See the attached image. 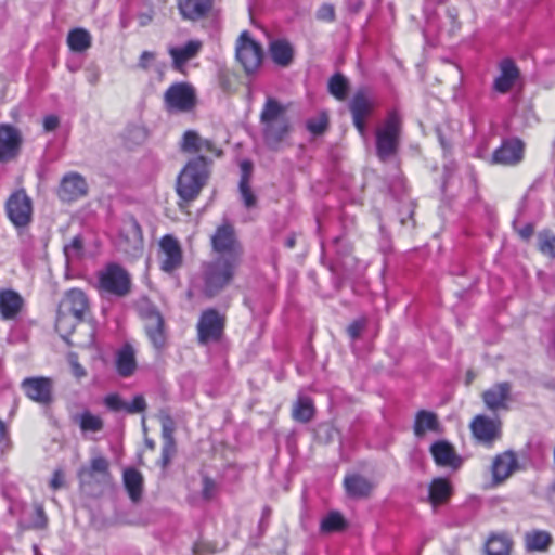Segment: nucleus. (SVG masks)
I'll return each mask as SVG.
<instances>
[{
	"mask_svg": "<svg viewBox=\"0 0 555 555\" xmlns=\"http://www.w3.org/2000/svg\"><path fill=\"white\" fill-rule=\"evenodd\" d=\"M241 261L216 257L204 264V293L214 297L233 280Z\"/></svg>",
	"mask_w": 555,
	"mask_h": 555,
	"instance_id": "obj_2",
	"label": "nucleus"
},
{
	"mask_svg": "<svg viewBox=\"0 0 555 555\" xmlns=\"http://www.w3.org/2000/svg\"><path fill=\"white\" fill-rule=\"evenodd\" d=\"M452 487L446 478H435L429 485V502L436 507L451 495Z\"/></svg>",
	"mask_w": 555,
	"mask_h": 555,
	"instance_id": "obj_37",
	"label": "nucleus"
},
{
	"mask_svg": "<svg viewBox=\"0 0 555 555\" xmlns=\"http://www.w3.org/2000/svg\"><path fill=\"white\" fill-rule=\"evenodd\" d=\"M203 48V42L198 39L189 40L183 46L169 47L168 54L172 60V67L182 72L186 63L195 59Z\"/></svg>",
	"mask_w": 555,
	"mask_h": 555,
	"instance_id": "obj_21",
	"label": "nucleus"
},
{
	"mask_svg": "<svg viewBox=\"0 0 555 555\" xmlns=\"http://www.w3.org/2000/svg\"><path fill=\"white\" fill-rule=\"evenodd\" d=\"M402 119L398 112L391 111L375 131L376 154L382 162L393 157L400 145Z\"/></svg>",
	"mask_w": 555,
	"mask_h": 555,
	"instance_id": "obj_3",
	"label": "nucleus"
},
{
	"mask_svg": "<svg viewBox=\"0 0 555 555\" xmlns=\"http://www.w3.org/2000/svg\"><path fill=\"white\" fill-rule=\"evenodd\" d=\"M281 119H287L285 107L275 99L268 98L260 114L261 124Z\"/></svg>",
	"mask_w": 555,
	"mask_h": 555,
	"instance_id": "obj_41",
	"label": "nucleus"
},
{
	"mask_svg": "<svg viewBox=\"0 0 555 555\" xmlns=\"http://www.w3.org/2000/svg\"><path fill=\"white\" fill-rule=\"evenodd\" d=\"M240 192H241L244 205L247 208H251L256 205V197L249 188V183H246V184H245V182L240 183Z\"/></svg>",
	"mask_w": 555,
	"mask_h": 555,
	"instance_id": "obj_50",
	"label": "nucleus"
},
{
	"mask_svg": "<svg viewBox=\"0 0 555 555\" xmlns=\"http://www.w3.org/2000/svg\"><path fill=\"white\" fill-rule=\"evenodd\" d=\"M105 405L112 411L125 410L126 402H124L117 395H108L104 399Z\"/></svg>",
	"mask_w": 555,
	"mask_h": 555,
	"instance_id": "obj_56",
	"label": "nucleus"
},
{
	"mask_svg": "<svg viewBox=\"0 0 555 555\" xmlns=\"http://www.w3.org/2000/svg\"><path fill=\"white\" fill-rule=\"evenodd\" d=\"M181 147L184 152L189 153H210L216 156L221 155V151L218 150L210 140L202 138L193 130L184 132Z\"/></svg>",
	"mask_w": 555,
	"mask_h": 555,
	"instance_id": "obj_27",
	"label": "nucleus"
},
{
	"mask_svg": "<svg viewBox=\"0 0 555 555\" xmlns=\"http://www.w3.org/2000/svg\"><path fill=\"white\" fill-rule=\"evenodd\" d=\"M59 308L64 312L76 315V318L83 319V314L88 309L87 296L82 291L73 288L66 293Z\"/></svg>",
	"mask_w": 555,
	"mask_h": 555,
	"instance_id": "obj_30",
	"label": "nucleus"
},
{
	"mask_svg": "<svg viewBox=\"0 0 555 555\" xmlns=\"http://www.w3.org/2000/svg\"><path fill=\"white\" fill-rule=\"evenodd\" d=\"M162 251L160 268L163 271L170 273L182 264V249L177 238L172 235H165L160 242Z\"/></svg>",
	"mask_w": 555,
	"mask_h": 555,
	"instance_id": "obj_15",
	"label": "nucleus"
},
{
	"mask_svg": "<svg viewBox=\"0 0 555 555\" xmlns=\"http://www.w3.org/2000/svg\"><path fill=\"white\" fill-rule=\"evenodd\" d=\"M344 488L349 498H367L374 489V483L359 474L347 475L344 479Z\"/></svg>",
	"mask_w": 555,
	"mask_h": 555,
	"instance_id": "obj_29",
	"label": "nucleus"
},
{
	"mask_svg": "<svg viewBox=\"0 0 555 555\" xmlns=\"http://www.w3.org/2000/svg\"><path fill=\"white\" fill-rule=\"evenodd\" d=\"M48 524V518L44 514V511L41 506L36 507V519L34 520V527L37 529L46 528Z\"/></svg>",
	"mask_w": 555,
	"mask_h": 555,
	"instance_id": "obj_58",
	"label": "nucleus"
},
{
	"mask_svg": "<svg viewBox=\"0 0 555 555\" xmlns=\"http://www.w3.org/2000/svg\"><path fill=\"white\" fill-rule=\"evenodd\" d=\"M236 60L247 75L254 74L261 65L263 52L247 31H243L236 41Z\"/></svg>",
	"mask_w": 555,
	"mask_h": 555,
	"instance_id": "obj_9",
	"label": "nucleus"
},
{
	"mask_svg": "<svg viewBox=\"0 0 555 555\" xmlns=\"http://www.w3.org/2000/svg\"><path fill=\"white\" fill-rule=\"evenodd\" d=\"M122 482L130 500L137 503L141 500L143 491V476L135 468H126L122 474Z\"/></svg>",
	"mask_w": 555,
	"mask_h": 555,
	"instance_id": "obj_33",
	"label": "nucleus"
},
{
	"mask_svg": "<svg viewBox=\"0 0 555 555\" xmlns=\"http://www.w3.org/2000/svg\"><path fill=\"white\" fill-rule=\"evenodd\" d=\"M327 127V117L325 115H320L317 118L309 119L307 121L308 130L313 134H321L325 131Z\"/></svg>",
	"mask_w": 555,
	"mask_h": 555,
	"instance_id": "obj_47",
	"label": "nucleus"
},
{
	"mask_svg": "<svg viewBox=\"0 0 555 555\" xmlns=\"http://www.w3.org/2000/svg\"><path fill=\"white\" fill-rule=\"evenodd\" d=\"M164 98L170 111L188 112L195 105L194 89L184 82L170 86L165 92Z\"/></svg>",
	"mask_w": 555,
	"mask_h": 555,
	"instance_id": "obj_13",
	"label": "nucleus"
},
{
	"mask_svg": "<svg viewBox=\"0 0 555 555\" xmlns=\"http://www.w3.org/2000/svg\"><path fill=\"white\" fill-rule=\"evenodd\" d=\"M348 80L341 74H335L328 81V91L337 100H345L348 91Z\"/></svg>",
	"mask_w": 555,
	"mask_h": 555,
	"instance_id": "obj_43",
	"label": "nucleus"
},
{
	"mask_svg": "<svg viewBox=\"0 0 555 555\" xmlns=\"http://www.w3.org/2000/svg\"><path fill=\"white\" fill-rule=\"evenodd\" d=\"M317 18L320 21L332 22L335 18V10L331 4H323L317 11Z\"/></svg>",
	"mask_w": 555,
	"mask_h": 555,
	"instance_id": "obj_55",
	"label": "nucleus"
},
{
	"mask_svg": "<svg viewBox=\"0 0 555 555\" xmlns=\"http://www.w3.org/2000/svg\"><path fill=\"white\" fill-rule=\"evenodd\" d=\"M552 542V534L545 530L534 529L525 534V545L530 552H546Z\"/></svg>",
	"mask_w": 555,
	"mask_h": 555,
	"instance_id": "obj_35",
	"label": "nucleus"
},
{
	"mask_svg": "<svg viewBox=\"0 0 555 555\" xmlns=\"http://www.w3.org/2000/svg\"><path fill=\"white\" fill-rule=\"evenodd\" d=\"M511 545L505 534H492L487 541L486 552L488 555H509Z\"/></svg>",
	"mask_w": 555,
	"mask_h": 555,
	"instance_id": "obj_42",
	"label": "nucleus"
},
{
	"mask_svg": "<svg viewBox=\"0 0 555 555\" xmlns=\"http://www.w3.org/2000/svg\"><path fill=\"white\" fill-rule=\"evenodd\" d=\"M270 54L275 64L286 67L293 60L294 51L287 41L276 40L270 44Z\"/></svg>",
	"mask_w": 555,
	"mask_h": 555,
	"instance_id": "obj_39",
	"label": "nucleus"
},
{
	"mask_svg": "<svg viewBox=\"0 0 555 555\" xmlns=\"http://www.w3.org/2000/svg\"><path fill=\"white\" fill-rule=\"evenodd\" d=\"M225 319L215 309L205 310L197 323L198 341L206 345L218 341L223 333Z\"/></svg>",
	"mask_w": 555,
	"mask_h": 555,
	"instance_id": "obj_11",
	"label": "nucleus"
},
{
	"mask_svg": "<svg viewBox=\"0 0 555 555\" xmlns=\"http://www.w3.org/2000/svg\"><path fill=\"white\" fill-rule=\"evenodd\" d=\"M175 453H176L175 440L164 441L163 448H162V459H160L163 467H166L170 463Z\"/></svg>",
	"mask_w": 555,
	"mask_h": 555,
	"instance_id": "obj_49",
	"label": "nucleus"
},
{
	"mask_svg": "<svg viewBox=\"0 0 555 555\" xmlns=\"http://www.w3.org/2000/svg\"><path fill=\"white\" fill-rule=\"evenodd\" d=\"M81 485L107 482L109 479L108 462L103 456H95L91 460L89 467H81L78 472Z\"/></svg>",
	"mask_w": 555,
	"mask_h": 555,
	"instance_id": "obj_25",
	"label": "nucleus"
},
{
	"mask_svg": "<svg viewBox=\"0 0 555 555\" xmlns=\"http://www.w3.org/2000/svg\"><path fill=\"white\" fill-rule=\"evenodd\" d=\"M74 422L79 425L83 433H99L103 429V420L90 411H83L74 416Z\"/></svg>",
	"mask_w": 555,
	"mask_h": 555,
	"instance_id": "obj_40",
	"label": "nucleus"
},
{
	"mask_svg": "<svg viewBox=\"0 0 555 555\" xmlns=\"http://www.w3.org/2000/svg\"><path fill=\"white\" fill-rule=\"evenodd\" d=\"M511 392L512 385L509 383H498L482 392V401L487 409L492 412L508 410Z\"/></svg>",
	"mask_w": 555,
	"mask_h": 555,
	"instance_id": "obj_19",
	"label": "nucleus"
},
{
	"mask_svg": "<svg viewBox=\"0 0 555 555\" xmlns=\"http://www.w3.org/2000/svg\"><path fill=\"white\" fill-rule=\"evenodd\" d=\"M251 169H253V165H251L250 162L244 160V162L241 163L242 176H241L240 183H243V182H245V184L249 183V177H250V173H251Z\"/></svg>",
	"mask_w": 555,
	"mask_h": 555,
	"instance_id": "obj_60",
	"label": "nucleus"
},
{
	"mask_svg": "<svg viewBox=\"0 0 555 555\" xmlns=\"http://www.w3.org/2000/svg\"><path fill=\"white\" fill-rule=\"evenodd\" d=\"M499 76L494 79L493 89L499 93H507L519 79L520 72L512 59H503L499 63Z\"/></svg>",
	"mask_w": 555,
	"mask_h": 555,
	"instance_id": "obj_22",
	"label": "nucleus"
},
{
	"mask_svg": "<svg viewBox=\"0 0 555 555\" xmlns=\"http://www.w3.org/2000/svg\"><path fill=\"white\" fill-rule=\"evenodd\" d=\"M524 156V144L520 140L513 139L502 143L492 156L494 164L513 166L518 164Z\"/></svg>",
	"mask_w": 555,
	"mask_h": 555,
	"instance_id": "obj_23",
	"label": "nucleus"
},
{
	"mask_svg": "<svg viewBox=\"0 0 555 555\" xmlns=\"http://www.w3.org/2000/svg\"><path fill=\"white\" fill-rule=\"evenodd\" d=\"M263 135L267 144L271 149H278L280 143L286 138L289 132L288 119L273 120L262 122Z\"/></svg>",
	"mask_w": 555,
	"mask_h": 555,
	"instance_id": "obj_32",
	"label": "nucleus"
},
{
	"mask_svg": "<svg viewBox=\"0 0 555 555\" xmlns=\"http://www.w3.org/2000/svg\"><path fill=\"white\" fill-rule=\"evenodd\" d=\"M346 527L344 517L338 512H331L321 522L324 532L339 531Z\"/></svg>",
	"mask_w": 555,
	"mask_h": 555,
	"instance_id": "obj_44",
	"label": "nucleus"
},
{
	"mask_svg": "<svg viewBox=\"0 0 555 555\" xmlns=\"http://www.w3.org/2000/svg\"><path fill=\"white\" fill-rule=\"evenodd\" d=\"M66 42L70 51L83 53L91 48L92 36L86 28L76 27L68 31Z\"/></svg>",
	"mask_w": 555,
	"mask_h": 555,
	"instance_id": "obj_34",
	"label": "nucleus"
},
{
	"mask_svg": "<svg viewBox=\"0 0 555 555\" xmlns=\"http://www.w3.org/2000/svg\"><path fill=\"white\" fill-rule=\"evenodd\" d=\"M296 244V237L294 235L289 236L286 242H285V245L288 247V248H293Z\"/></svg>",
	"mask_w": 555,
	"mask_h": 555,
	"instance_id": "obj_64",
	"label": "nucleus"
},
{
	"mask_svg": "<svg viewBox=\"0 0 555 555\" xmlns=\"http://www.w3.org/2000/svg\"><path fill=\"white\" fill-rule=\"evenodd\" d=\"M5 212L15 228L28 225L33 217V201L25 190L12 193L5 203Z\"/></svg>",
	"mask_w": 555,
	"mask_h": 555,
	"instance_id": "obj_10",
	"label": "nucleus"
},
{
	"mask_svg": "<svg viewBox=\"0 0 555 555\" xmlns=\"http://www.w3.org/2000/svg\"><path fill=\"white\" fill-rule=\"evenodd\" d=\"M315 413L312 399L306 396H299L292 408V417L299 423L310 422Z\"/></svg>",
	"mask_w": 555,
	"mask_h": 555,
	"instance_id": "obj_38",
	"label": "nucleus"
},
{
	"mask_svg": "<svg viewBox=\"0 0 555 555\" xmlns=\"http://www.w3.org/2000/svg\"><path fill=\"white\" fill-rule=\"evenodd\" d=\"M87 192L86 179L80 173L68 172L62 178L57 194L63 202H73L85 196Z\"/></svg>",
	"mask_w": 555,
	"mask_h": 555,
	"instance_id": "obj_16",
	"label": "nucleus"
},
{
	"mask_svg": "<svg viewBox=\"0 0 555 555\" xmlns=\"http://www.w3.org/2000/svg\"><path fill=\"white\" fill-rule=\"evenodd\" d=\"M209 176L208 164L204 156L190 160L177 179V193L185 202L194 201L206 184Z\"/></svg>",
	"mask_w": 555,
	"mask_h": 555,
	"instance_id": "obj_1",
	"label": "nucleus"
},
{
	"mask_svg": "<svg viewBox=\"0 0 555 555\" xmlns=\"http://www.w3.org/2000/svg\"><path fill=\"white\" fill-rule=\"evenodd\" d=\"M430 453L436 465L440 467L459 469L462 466V457L456 453L454 447L447 440H439L430 446Z\"/></svg>",
	"mask_w": 555,
	"mask_h": 555,
	"instance_id": "obj_18",
	"label": "nucleus"
},
{
	"mask_svg": "<svg viewBox=\"0 0 555 555\" xmlns=\"http://www.w3.org/2000/svg\"><path fill=\"white\" fill-rule=\"evenodd\" d=\"M26 396L40 404L52 401V380L47 377H28L22 382Z\"/></svg>",
	"mask_w": 555,
	"mask_h": 555,
	"instance_id": "obj_17",
	"label": "nucleus"
},
{
	"mask_svg": "<svg viewBox=\"0 0 555 555\" xmlns=\"http://www.w3.org/2000/svg\"><path fill=\"white\" fill-rule=\"evenodd\" d=\"M63 485H64V473L62 472V469H56L53 473L52 479L50 481V487L53 490H57V489L62 488Z\"/></svg>",
	"mask_w": 555,
	"mask_h": 555,
	"instance_id": "obj_59",
	"label": "nucleus"
},
{
	"mask_svg": "<svg viewBox=\"0 0 555 555\" xmlns=\"http://www.w3.org/2000/svg\"><path fill=\"white\" fill-rule=\"evenodd\" d=\"M202 485V496L207 501L211 500L217 492V483L210 477L204 476Z\"/></svg>",
	"mask_w": 555,
	"mask_h": 555,
	"instance_id": "obj_48",
	"label": "nucleus"
},
{
	"mask_svg": "<svg viewBox=\"0 0 555 555\" xmlns=\"http://www.w3.org/2000/svg\"><path fill=\"white\" fill-rule=\"evenodd\" d=\"M99 291L116 297H124L131 289L130 274L117 263H108L99 274Z\"/></svg>",
	"mask_w": 555,
	"mask_h": 555,
	"instance_id": "obj_6",
	"label": "nucleus"
},
{
	"mask_svg": "<svg viewBox=\"0 0 555 555\" xmlns=\"http://www.w3.org/2000/svg\"><path fill=\"white\" fill-rule=\"evenodd\" d=\"M533 232L534 228L530 223L526 224L525 227L518 230V234L524 240H529L533 235Z\"/></svg>",
	"mask_w": 555,
	"mask_h": 555,
	"instance_id": "obj_62",
	"label": "nucleus"
},
{
	"mask_svg": "<svg viewBox=\"0 0 555 555\" xmlns=\"http://www.w3.org/2000/svg\"><path fill=\"white\" fill-rule=\"evenodd\" d=\"M210 244L216 257L241 261L243 247L237 238L234 227L229 222H223L217 227L210 236Z\"/></svg>",
	"mask_w": 555,
	"mask_h": 555,
	"instance_id": "obj_5",
	"label": "nucleus"
},
{
	"mask_svg": "<svg viewBox=\"0 0 555 555\" xmlns=\"http://www.w3.org/2000/svg\"><path fill=\"white\" fill-rule=\"evenodd\" d=\"M469 427L474 438L486 446H491L502 435V422L499 417L479 414L472 420Z\"/></svg>",
	"mask_w": 555,
	"mask_h": 555,
	"instance_id": "obj_12",
	"label": "nucleus"
},
{
	"mask_svg": "<svg viewBox=\"0 0 555 555\" xmlns=\"http://www.w3.org/2000/svg\"><path fill=\"white\" fill-rule=\"evenodd\" d=\"M519 468L518 460L513 451L498 454L492 462L491 473L493 483L500 485L508 479Z\"/></svg>",
	"mask_w": 555,
	"mask_h": 555,
	"instance_id": "obj_20",
	"label": "nucleus"
},
{
	"mask_svg": "<svg viewBox=\"0 0 555 555\" xmlns=\"http://www.w3.org/2000/svg\"><path fill=\"white\" fill-rule=\"evenodd\" d=\"M214 0H177L181 17L185 21H198L212 8Z\"/></svg>",
	"mask_w": 555,
	"mask_h": 555,
	"instance_id": "obj_26",
	"label": "nucleus"
},
{
	"mask_svg": "<svg viewBox=\"0 0 555 555\" xmlns=\"http://www.w3.org/2000/svg\"><path fill=\"white\" fill-rule=\"evenodd\" d=\"M99 73H93L92 75H90L88 77V81L91 83V85H95L98 81H99Z\"/></svg>",
	"mask_w": 555,
	"mask_h": 555,
	"instance_id": "obj_63",
	"label": "nucleus"
},
{
	"mask_svg": "<svg viewBox=\"0 0 555 555\" xmlns=\"http://www.w3.org/2000/svg\"><path fill=\"white\" fill-rule=\"evenodd\" d=\"M116 367L119 375L128 377L137 367L134 350L131 346H124L117 353Z\"/></svg>",
	"mask_w": 555,
	"mask_h": 555,
	"instance_id": "obj_36",
	"label": "nucleus"
},
{
	"mask_svg": "<svg viewBox=\"0 0 555 555\" xmlns=\"http://www.w3.org/2000/svg\"><path fill=\"white\" fill-rule=\"evenodd\" d=\"M146 408V402L143 396L139 395L133 398L130 403H126L125 411L128 413L143 412Z\"/></svg>",
	"mask_w": 555,
	"mask_h": 555,
	"instance_id": "obj_51",
	"label": "nucleus"
},
{
	"mask_svg": "<svg viewBox=\"0 0 555 555\" xmlns=\"http://www.w3.org/2000/svg\"><path fill=\"white\" fill-rule=\"evenodd\" d=\"M156 61V53L152 51H143L138 61V67L147 70Z\"/></svg>",
	"mask_w": 555,
	"mask_h": 555,
	"instance_id": "obj_52",
	"label": "nucleus"
},
{
	"mask_svg": "<svg viewBox=\"0 0 555 555\" xmlns=\"http://www.w3.org/2000/svg\"><path fill=\"white\" fill-rule=\"evenodd\" d=\"M374 101L364 91H358L349 103L352 121L362 138L366 135L365 119L373 112Z\"/></svg>",
	"mask_w": 555,
	"mask_h": 555,
	"instance_id": "obj_14",
	"label": "nucleus"
},
{
	"mask_svg": "<svg viewBox=\"0 0 555 555\" xmlns=\"http://www.w3.org/2000/svg\"><path fill=\"white\" fill-rule=\"evenodd\" d=\"M55 330L69 345L90 347L93 344L94 331L91 324L82 323V319L62 311L59 308Z\"/></svg>",
	"mask_w": 555,
	"mask_h": 555,
	"instance_id": "obj_4",
	"label": "nucleus"
},
{
	"mask_svg": "<svg viewBox=\"0 0 555 555\" xmlns=\"http://www.w3.org/2000/svg\"><path fill=\"white\" fill-rule=\"evenodd\" d=\"M60 125V120L55 115H49L43 119V128L46 131H53Z\"/></svg>",
	"mask_w": 555,
	"mask_h": 555,
	"instance_id": "obj_61",
	"label": "nucleus"
},
{
	"mask_svg": "<svg viewBox=\"0 0 555 555\" xmlns=\"http://www.w3.org/2000/svg\"><path fill=\"white\" fill-rule=\"evenodd\" d=\"M82 249V243L78 237H75L72 243L64 248L67 258L76 257Z\"/></svg>",
	"mask_w": 555,
	"mask_h": 555,
	"instance_id": "obj_57",
	"label": "nucleus"
},
{
	"mask_svg": "<svg viewBox=\"0 0 555 555\" xmlns=\"http://www.w3.org/2000/svg\"><path fill=\"white\" fill-rule=\"evenodd\" d=\"M24 307L23 297L13 289L0 291V314L3 320H14Z\"/></svg>",
	"mask_w": 555,
	"mask_h": 555,
	"instance_id": "obj_28",
	"label": "nucleus"
},
{
	"mask_svg": "<svg viewBox=\"0 0 555 555\" xmlns=\"http://www.w3.org/2000/svg\"><path fill=\"white\" fill-rule=\"evenodd\" d=\"M365 324H366L365 319H360V320L352 322L347 327V333H348L349 337L353 340L357 339L358 337H360L361 333L365 328Z\"/></svg>",
	"mask_w": 555,
	"mask_h": 555,
	"instance_id": "obj_54",
	"label": "nucleus"
},
{
	"mask_svg": "<svg viewBox=\"0 0 555 555\" xmlns=\"http://www.w3.org/2000/svg\"><path fill=\"white\" fill-rule=\"evenodd\" d=\"M427 431L439 434L441 431V425L438 420V415L431 411L420 410L415 414L413 433L416 438H423Z\"/></svg>",
	"mask_w": 555,
	"mask_h": 555,
	"instance_id": "obj_31",
	"label": "nucleus"
},
{
	"mask_svg": "<svg viewBox=\"0 0 555 555\" xmlns=\"http://www.w3.org/2000/svg\"><path fill=\"white\" fill-rule=\"evenodd\" d=\"M22 137L20 131L7 124L0 125V162L13 158L20 149Z\"/></svg>",
	"mask_w": 555,
	"mask_h": 555,
	"instance_id": "obj_24",
	"label": "nucleus"
},
{
	"mask_svg": "<svg viewBox=\"0 0 555 555\" xmlns=\"http://www.w3.org/2000/svg\"><path fill=\"white\" fill-rule=\"evenodd\" d=\"M160 423H162V437L164 441L175 440L173 433L176 429L175 422L172 417L167 413L160 414Z\"/></svg>",
	"mask_w": 555,
	"mask_h": 555,
	"instance_id": "obj_46",
	"label": "nucleus"
},
{
	"mask_svg": "<svg viewBox=\"0 0 555 555\" xmlns=\"http://www.w3.org/2000/svg\"><path fill=\"white\" fill-rule=\"evenodd\" d=\"M68 362L72 369L73 375L80 379L87 375L86 370L83 366L78 362V357L75 353H69L68 356Z\"/></svg>",
	"mask_w": 555,
	"mask_h": 555,
	"instance_id": "obj_53",
	"label": "nucleus"
},
{
	"mask_svg": "<svg viewBox=\"0 0 555 555\" xmlns=\"http://www.w3.org/2000/svg\"><path fill=\"white\" fill-rule=\"evenodd\" d=\"M139 311L149 340L155 349H163L166 345L167 334L162 313L149 301L142 302Z\"/></svg>",
	"mask_w": 555,
	"mask_h": 555,
	"instance_id": "obj_7",
	"label": "nucleus"
},
{
	"mask_svg": "<svg viewBox=\"0 0 555 555\" xmlns=\"http://www.w3.org/2000/svg\"><path fill=\"white\" fill-rule=\"evenodd\" d=\"M539 250L551 257L555 258V235L550 231H543L538 236Z\"/></svg>",
	"mask_w": 555,
	"mask_h": 555,
	"instance_id": "obj_45",
	"label": "nucleus"
},
{
	"mask_svg": "<svg viewBox=\"0 0 555 555\" xmlns=\"http://www.w3.org/2000/svg\"><path fill=\"white\" fill-rule=\"evenodd\" d=\"M116 247L129 259H137L142 256L143 236L135 219L124 220L116 240Z\"/></svg>",
	"mask_w": 555,
	"mask_h": 555,
	"instance_id": "obj_8",
	"label": "nucleus"
}]
</instances>
